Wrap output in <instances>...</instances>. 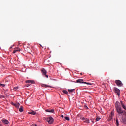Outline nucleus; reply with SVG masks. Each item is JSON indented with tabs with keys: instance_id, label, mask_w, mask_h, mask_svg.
<instances>
[{
	"instance_id": "1",
	"label": "nucleus",
	"mask_w": 126,
	"mask_h": 126,
	"mask_svg": "<svg viewBox=\"0 0 126 126\" xmlns=\"http://www.w3.org/2000/svg\"><path fill=\"white\" fill-rule=\"evenodd\" d=\"M119 102H117L115 103V108L116 110L118 112V114H122L123 113V110L122 109V108L120 105H119Z\"/></svg>"
},
{
	"instance_id": "2",
	"label": "nucleus",
	"mask_w": 126,
	"mask_h": 126,
	"mask_svg": "<svg viewBox=\"0 0 126 126\" xmlns=\"http://www.w3.org/2000/svg\"><path fill=\"white\" fill-rule=\"evenodd\" d=\"M76 83L79 84H85L89 85H92V84L89 82H86L84 81V80L82 79H79L76 80Z\"/></svg>"
},
{
	"instance_id": "3",
	"label": "nucleus",
	"mask_w": 126,
	"mask_h": 126,
	"mask_svg": "<svg viewBox=\"0 0 126 126\" xmlns=\"http://www.w3.org/2000/svg\"><path fill=\"white\" fill-rule=\"evenodd\" d=\"M115 83L118 87H122L123 86V84L120 80H115Z\"/></svg>"
},
{
	"instance_id": "4",
	"label": "nucleus",
	"mask_w": 126,
	"mask_h": 126,
	"mask_svg": "<svg viewBox=\"0 0 126 126\" xmlns=\"http://www.w3.org/2000/svg\"><path fill=\"white\" fill-rule=\"evenodd\" d=\"M114 92L117 94V95L119 96L120 95V90L116 88V87H114Z\"/></svg>"
},
{
	"instance_id": "5",
	"label": "nucleus",
	"mask_w": 126,
	"mask_h": 126,
	"mask_svg": "<svg viewBox=\"0 0 126 126\" xmlns=\"http://www.w3.org/2000/svg\"><path fill=\"white\" fill-rule=\"evenodd\" d=\"M47 121L50 124H51L54 122V119L52 117L47 118L46 119Z\"/></svg>"
},
{
	"instance_id": "6",
	"label": "nucleus",
	"mask_w": 126,
	"mask_h": 126,
	"mask_svg": "<svg viewBox=\"0 0 126 126\" xmlns=\"http://www.w3.org/2000/svg\"><path fill=\"white\" fill-rule=\"evenodd\" d=\"M120 121L123 124L126 123V116H124L121 119Z\"/></svg>"
},
{
	"instance_id": "7",
	"label": "nucleus",
	"mask_w": 126,
	"mask_h": 126,
	"mask_svg": "<svg viewBox=\"0 0 126 126\" xmlns=\"http://www.w3.org/2000/svg\"><path fill=\"white\" fill-rule=\"evenodd\" d=\"M80 119L83 121L84 122L86 123H89L90 121L89 120H88V119L85 118L84 117H82L80 118Z\"/></svg>"
},
{
	"instance_id": "8",
	"label": "nucleus",
	"mask_w": 126,
	"mask_h": 126,
	"mask_svg": "<svg viewBox=\"0 0 126 126\" xmlns=\"http://www.w3.org/2000/svg\"><path fill=\"white\" fill-rule=\"evenodd\" d=\"M41 86L43 88H52L53 87L52 86H50V85H47V84H42L41 85Z\"/></svg>"
},
{
	"instance_id": "9",
	"label": "nucleus",
	"mask_w": 126,
	"mask_h": 126,
	"mask_svg": "<svg viewBox=\"0 0 126 126\" xmlns=\"http://www.w3.org/2000/svg\"><path fill=\"white\" fill-rule=\"evenodd\" d=\"M46 112L48 113H53L55 114L54 109H47V110H46Z\"/></svg>"
},
{
	"instance_id": "10",
	"label": "nucleus",
	"mask_w": 126,
	"mask_h": 126,
	"mask_svg": "<svg viewBox=\"0 0 126 126\" xmlns=\"http://www.w3.org/2000/svg\"><path fill=\"white\" fill-rule=\"evenodd\" d=\"M121 105L122 107L126 111V106L124 104L122 101H120Z\"/></svg>"
},
{
	"instance_id": "11",
	"label": "nucleus",
	"mask_w": 126,
	"mask_h": 126,
	"mask_svg": "<svg viewBox=\"0 0 126 126\" xmlns=\"http://www.w3.org/2000/svg\"><path fill=\"white\" fill-rule=\"evenodd\" d=\"M2 122L5 124V125H8L9 123V122L8 120H6V119H3L1 120Z\"/></svg>"
},
{
	"instance_id": "12",
	"label": "nucleus",
	"mask_w": 126,
	"mask_h": 126,
	"mask_svg": "<svg viewBox=\"0 0 126 126\" xmlns=\"http://www.w3.org/2000/svg\"><path fill=\"white\" fill-rule=\"evenodd\" d=\"M26 82L27 84H29V83L34 84L35 83L34 81H33V80H27L26 81Z\"/></svg>"
},
{
	"instance_id": "13",
	"label": "nucleus",
	"mask_w": 126,
	"mask_h": 126,
	"mask_svg": "<svg viewBox=\"0 0 126 126\" xmlns=\"http://www.w3.org/2000/svg\"><path fill=\"white\" fill-rule=\"evenodd\" d=\"M41 72H42L43 75H46L47 74L46 70L44 68L41 69Z\"/></svg>"
},
{
	"instance_id": "14",
	"label": "nucleus",
	"mask_w": 126,
	"mask_h": 126,
	"mask_svg": "<svg viewBox=\"0 0 126 126\" xmlns=\"http://www.w3.org/2000/svg\"><path fill=\"white\" fill-rule=\"evenodd\" d=\"M62 93H63L66 94H67L68 93V92L67 90H62Z\"/></svg>"
},
{
	"instance_id": "15",
	"label": "nucleus",
	"mask_w": 126,
	"mask_h": 126,
	"mask_svg": "<svg viewBox=\"0 0 126 126\" xmlns=\"http://www.w3.org/2000/svg\"><path fill=\"white\" fill-rule=\"evenodd\" d=\"M29 114H31V115H35L36 112L35 111H31V112H29Z\"/></svg>"
},
{
	"instance_id": "16",
	"label": "nucleus",
	"mask_w": 126,
	"mask_h": 126,
	"mask_svg": "<svg viewBox=\"0 0 126 126\" xmlns=\"http://www.w3.org/2000/svg\"><path fill=\"white\" fill-rule=\"evenodd\" d=\"M75 89H68V91L70 93H73L75 91Z\"/></svg>"
},
{
	"instance_id": "17",
	"label": "nucleus",
	"mask_w": 126,
	"mask_h": 126,
	"mask_svg": "<svg viewBox=\"0 0 126 126\" xmlns=\"http://www.w3.org/2000/svg\"><path fill=\"white\" fill-rule=\"evenodd\" d=\"M19 110V111L20 112H22L23 111V106H20Z\"/></svg>"
},
{
	"instance_id": "18",
	"label": "nucleus",
	"mask_w": 126,
	"mask_h": 126,
	"mask_svg": "<svg viewBox=\"0 0 126 126\" xmlns=\"http://www.w3.org/2000/svg\"><path fill=\"white\" fill-rule=\"evenodd\" d=\"M112 119H113V116H109V118L108 119V121H111Z\"/></svg>"
},
{
	"instance_id": "19",
	"label": "nucleus",
	"mask_w": 126,
	"mask_h": 126,
	"mask_svg": "<svg viewBox=\"0 0 126 126\" xmlns=\"http://www.w3.org/2000/svg\"><path fill=\"white\" fill-rule=\"evenodd\" d=\"M116 124L117 126L119 125V123L118 119H116Z\"/></svg>"
},
{
	"instance_id": "20",
	"label": "nucleus",
	"mask_w": 126,
	"mask_h": 126,
	"mask_svg": "<svg viewBox=\"0 0 126 126\" xmlns=\"http://www.w3.org/2000/svg\"><path fill=\"white\" fill-rule=\"evenodd\" d=\"M14 106L15 107H16V108H18L19 107L20 104L19 103H16V104H14Z\"/></svg>"
},
{
	"instance_id": "21",
	"label": "nucleus",
	"mask_w": 126,
	"mask_h": 126,
	"mask_svg": "<svg viewBox=\"0 0 126 126\" xmlns=\"http://www.w3.org/2000/svg\"><path fill=\"white\" fill-rule=\"evenodd\" d=\"M21 51V49L19 48V50H14V51L13 52V54H15V53H16V52H17V51Z\"/></svg>"
},
{
	"instance_id": "22",
	"label": "nucleus",
	"mask_w": 126,
	"mask_h": 126,
	"mask_svg": "<svg viewBox=\"0 0 126 126\" xmlns=\"http://www.w3.org/2000/svg\"><path fill=\"white\" fill-rule=\"evenodd\" d=\"M101 118H100L99 117H97L96 118V121H99L100 120H101Z\"/></svg>"
},
{
	"instance_id": "23",
	"label": "nucleus",
	"mask_w": 126,
	"mask_h": 126,
	"mask_svg": "<svg viewBox=\"0 0 126 126\" xmlns=\"http://www.w3.org/2000/svg\"><path fill=\"white\" fill-rule=\"evenodd\" d=\"M65 120H66L67 121H69L70 120V118H69V117H65Z\"/></svg>"
},
{
	"instance_id": "24",
	"label": "nucleus",
	"mask_w": 126,
	"mask_h": 126,
	"mask_svg": "<svg viewBox=\"0 0 126 126\" xmlns=\"http://www.w3.org/2000/svg\"><path fill=\"white\" fill-rule=\"evenodd\" d=\"M18 89V87H15L14 88V91H16Z\"/></svg>"
},
{
	"instance_id": "25",
	"label": "nucleus",
	"mask_w": 126,
	"mask_h": 126,
	"mask_svg": "<svg viewBox=\"0 0 126 126\" xmlns=\"http://www.w3.org/2000/svg\"><path fill=\"white\" fill-rule=\"evenodd\" d=\"M114 115V113L113 112V111H111V115L110 116H112L113 117V116Z\"/></svg>"
},
{
	"instance_id": "26",
	"label": "nucleus",
	"mask_w": 126,
	"mask_h": 126,
	"mask_svg": "<svg viewBox=\"0 0 126 126\" xmlns=\"http://www.w3.org/2000/svg\"><path fill=\"white\" fill-rule=\"evenodd\" d=\"M84 108H85V109H86V110L88 109V106H87V105H84Z\"/></svg>"
},
{
	"instance_id": "27",
	"label": "nucleus",
	"mask_w": 126,
	"mask_h": 126,
	"mask_svg": "<svg viewBox=\"0 0 126 126\" xmlns=\"http://www.w3.org/2000/svg\"><path fill=\"white\" fill-rule=\"evenodd\" d=\"M1 86L4 87H5V85L4 84H1Z\"/></svg>"
},
{
	"instance_id": "28",
	"label": "nucleus",
	"mask_w": 126,
	"mask_h": 126,
	"mask_svg": "<svg viewBox=\"0 0 126 126\" xmlns=\"http://www.w3.org/2000/svg\"><path fill=\"white\" fill-rule=\"evenodd\" d=\"M45 75V77L47 78H48V76L46 74V75Z\"/></svg>"
},
{
	"instance_id": "29",
	"label": "nucleus",
	"mask_w": 126,
	"mask_h": 126,
	"mask_svg": "<svg viewBox=\"0 0 126 126\" xmlns=\"http://www.w3.org/2000/svg\"><path fill=\"white\" fill-rule=\"evenodd\" d=\"M32 126H37L36 124H33Z\"/></svg>"
},
{
	"instance_id": "30",
	"label": "nucleus",
	"mask_w": 126,
	"mask_h": 126,
	"mask_svg": "<svg viewBox=\"0 0 126 126\" xmlns=\"http://www.w3.org/2000/svg\"><path fill=\"white\" fill-rule=\"evenodd\" d=\"M61 117H62V118H64V116L63 115H61Z\"/></svg>"
},
{
	"instance_id": "31",
	"label": "nucleus",
	"mask_w": 126,
	"mask_h": 126,
	"mask_svg": "<svg viewBox=\"0 0 126 126\" xmlns=\"http://www.w3.org/2000/svg\"><path fill=\"white\" fill-rule=\"evenodd\" d=\"M0 126H2V125H1V124H0Z\"/></svg>"
},
{
	"instance_id": "32",
	"label": "nucleus",
	"mask_w": 126,
	"mask_h": 126,
	"mask_svg": "<svg viewBox=\"0 0 126 126\" xmlns=\"http://www.w3.org/2000/svg\"><path fill=\"white\" fill-rule=\"evenodd\" d=\"M0 98H1V95H0Z\"/></svg>"
},
{
	"instance_id": "33",
	"label": "nucleus",
	"mask_w": 126,
	"mask_h": 126,
	"mask_svg": "<svg viewBox=\"0 0 126 126\" xmlns=\"http://www.w3.org/2000/svg\"><path fill=\"white\" fill-rule=\"evenodd\" d=\"M30 54H31V55H32V53L30 52Z\"/></svg>"
},
{
	"instance_id": "34",
	"label": "nucleus",
	"mask_w": 126,
	"mask_h": 126,
	"mask_svg": "<svg viewBox=\"0 0 126 126\" xmlns=\"http://www.w3.org/2000/svg\"><path fill=\"white\" fill-rule=\"evenodd\" d=\"M1 84H2L1 83H0V86H1Z\"/></svg>"
},
{
	"instance_id": "35",
	"label": "nucleus",
	"mask_w": 126,
	"mask_h": 126,
	"mask_svg": "<svg viewBox=\"0 0 126 126\" xmlns=\"http://www.w3.org/2000/svg\"><path fill=\"white\" fill-rule=\"evenodd\" d=\"M19 49H20V48H18V49H17V50H19Z\"/></svg>"
},
{
	"instance_id": "36",
	"label": "nucleus",
	"mask_w": 126,
	"mask_h": 126,
	"mask_svg": "<svg viewBox=\"0 0 126 126\" xmlns=\"http://www.w3.org/2000/svg\"><path fill=\"white\" fill-rule=\"evenodd\" d=\"M80 75H82V73H80Z\"/></svg>"
}]
</instances>
